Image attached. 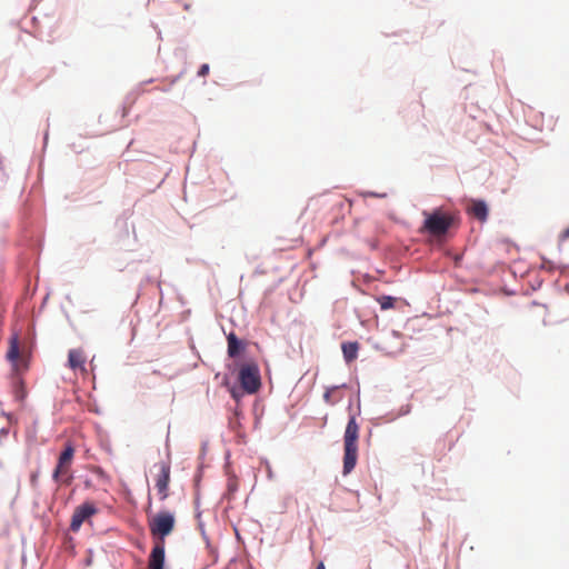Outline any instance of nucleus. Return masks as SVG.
<instances>
[{"label": "nucleus", "mask_w": 569, "mask_h": 569, "mask_svg": "<svg viewBox=\"0 0 569 569\" xmlns=\"http://www.w3.org/2000/svg\"><path fill=\"white\" fill-rule=\"evenodd\" d=\"M359 426L352 416L346 427L343 435V473H350L358 460Z\"/></svg>", "instance_id": "obj_2"}, {"label": "nucleus", "mask_w": 569, "mask_h": 569, "mask_svg": "<svg viewBox=\"0 0 569 569\" xmlns=\"http://www.w3.org/2000/svg\"><path fill=\"white\" fill-rule=\"evenodd\" d=\"M563 237H565V238H569V228L565 230V232H563Z\"/></svg>", "instance_id": "obj_21"}, {"label": "nucleus", "mask_w": 569, "mask_h": 569, "mask_svg": "<svg viewBox=\"0 0 569 569\" xmlns=\"http://www.w3.org/2000/svg\"><path fill=\"white\" fill-rule=\"evenodd\" d=\"M341 348H342L343 358L348 363L352 362L357 358L358 350H359L358 342H345V343H342Z\"/></svg>", "instance_id": "obj_12"}, {"label": "nucleus", "mask_w": 569, "mask_h": 569, "mask_svg": "<svg viewBox=\"0 0 569 569\" xmlns=\"http://www.w3.org/2000/svg\"><path fill=\"white\" fill-rule=\"evenodd\" d=\"M86 365L87 356L82 349L78 348L69 350L67 366L74 372L76 376H80L82 378L88 376V369Z\"/></svg>", "instance_id": "obj_6"}, {"label": "nucleus", "mask_w": 569, "mask_h": 569, "mask_svg": "<svg viewBox=\"0 0 569 569\" xmlns=\"http://www.w3.org/2000/svg\"><path fill=\"white\" fill-rule=\"evenodd\" d=\"M337 390L336 387L331 388V389H328L325 395H323V398L326 400L327 403H330V405H333L336 403L338 400L336 399H332V393Z\"/></svg>", "instance_id": "obj_15"}, {"label": "nucleus", "mask_w": 569, "mask_h": 569, "mask_svg": "<svg viewBox=\"0 0 569 569\" xmlns=\"http://www.w3.org/2000/svg\"><path fill=\"white\" fill-rule=\"evenodd\" d=\"M423 224L420 228L421 233H427L432 238L440 239L447 234L455 223V216L441 209H435L431 212L423 211Z\"/></svg>", "instance_id": "obj_1"}, {"label": "nucleus", "mask_w": 569, "mask_h": 569, "mask_svg": "<svg viewBox=\"0 0 569 569\" xmlns=\"http://www.w3.org/2000/svg\"><path fill=\"white\" fill-rule=\"evenodd\" d=\"M377 301L382 310H388L395 307L396 298L390 296H380L377 298Z\"/></svg>", "instance_id": "obj_14"}, {"label": "nucleus", "mask_w": 569, "mask_h": 569, "mask_svg": "<svg viewBox=\"0 0 569 569\" xmlns=\"http://www.w3.org/2000/svg\"><path fill=\"white\" fill-rule=\"evenodd\" d=\"M228 341V355L229 357L233 358L239 355L240 350L242 349L241 341L237 338V336L231 332L227 337Z\"/></svg>", "instance_id": "obj_13"}, {"label": "nucleus", "mask_w": 569, "mask_h": 569, "mask_svg": "<svg viewBox=\"0 0 569 569\" xmlns=\"http://www.w3.org/2000/svg\"><path fill=\"white\" fill-rule=\"evenodd\" d=\"M19 357H20L19 337L17 335H13L9 341V349L7 352V358L9 361H11L13 363V367L16 369L18 367L17 361H18Z\"/></svg>", "instance_id": "obj_10"}, {"label": "nucleus", "mask_w": 569, "mask_h": 569, "mask_svg": "<svg viewBox=\"0 0 569 569\" xmlns=\"http://www.w3.org/2000/svg\"><path fill=\"white\" fill-rule=\"evenodd\" d=\"M164 541H156L148 560L147 569H163Z\"/></svg>", "instance_id": "obj_9"}, {"label": "nucleus", "mask_w": 569, "mask_h": 569, "mask_svg": "<svg viewBox=\"0 0 569 569\" xmlns=\"http://www.w3.org/2000/svg\"><path fill=\"white\" fill-rule=\"evenodd\" d=\"M96 512V507L89 502H84L77 507L71 518L70 529L73 532H77L82 523L89 521L91 516H93Z\"/></svg>", "instance_id": "obj_7"}, {"label": "nucleus", "mask_w": 569, "mask_h": 569, "mask_svg": "<svg viewBox=\"0 0 569 569\" xmlns=\"http://www.w3.org/2000/svg\"><path fill=\"white\" fill-rule=\"evenodd\" d=\"M239 381L248 393H254L261 386L260 371L256 363H246L239 370Z\"/></svg>", "instance_id": "obj_4"}, {"label": "nucleus", "mask_w": 569, "mask_h": 569, "mask_svg": "<svg viewBox=\"0 0 569 569\" xmlns=\"http://www.w3.org/2000/svg\"><path fill=\"white\" fill-rule=\"evenodd\" d=\"M158 473L154 479V487L157 489V493L162 498H167L168 485L170 480V466L167 462H160L156 465Z\"/></svg>", "instance_id": "obj_8"}, {"label": "nucleus", "mask_w": 569, "mask_h": 569, "mask_svg": "<svg viewBox=\"0 0 569 569\" xmlns=\"http://www.w3.org/2000/svg\"><path fill=\"white\" fill-rule=\"evenodd\" d=\"M470 212L475 218L485 221L488 217V208L483 201H473L470 207Z\"/></svg>", "instance_id": "obj_11"}, {"label": "nucleus", "mask_w": 569, "mask_h": 569, "mask_svg": "<svg viewBox=\"0 0 569 569\" xmlns=\"http://www.w3.org/2000/svg\"><path fill=\"white\" fill-rule=\"evenodd\" d=\"M24 398V391H23V388H22V383L19 382L16 387V399L18 401H21L22 399Z\"/></svg>", "instance_id": "obj_16"}, {"label": "nucleus", "mask_w": 569, "mask_h": 569, "mask_svg": "<svg viewBox=\"0 0 569 569\" xmlns=\"http://www.w3.org/2000/svg\"><path fill=\"white\" fill-rule=\"evenodd\" d=\"M94 472H96L99 477H103V471H102L100 468H96V469H94Z\"/></svg>", "instance_id": "obj_18"}, {"label": "nucleus", "mask_w": 569, "mask_h": 569, "mask_svg": "<svg viewBox=\"0 0 569 569\" xmlns=\"http://www.w3.org/2000/svg\"><path fill=\"white\" fill-rule=\"evenodd\" d=\"M209 73V64L204 63L200 67L198 71L199 77H206Z\"/></svg>", "instance_id": "obj_17"}, {"label": "nucleus", "mask_w": 569, "mask_h": 569, "mask_svg": "<svg viewBox=\"0 0 569 569\" xmlns=\"http://www.w3.org/2000/svg\"><path fill=\"white\" fill-rule=\"evenodd\" d=\"M316 569H326L323 562H319Z\"/></svg>", "instance_id": "obj_20"}, {"label": "nucleus", "mask_w": 569, "mask_h": 569, "mask_svg": "<svg viewBox=\"0 0 569 569\" xmlns=\"http://www.w3.org/2000/svg\"><path fill=\"white\" fill-rule=\"evenodd\" d=\"M74 448L69 442L60 453L57 467L53 471V478L57 481L67 480L69 478L70 468L73 461Z\"/></svg>", "instance_id": "obj_5"}, {"label": "nucleus", "mask_w": 569, "mask_h": 569, "mask_svg": "<svg viewBox=\"0 0 569 569\" xmlns=\"http://www.w3.org/2000/svg\"><path fill=\"white\" fill-rule=\"evenodd\" d=\"M37 477H38V476H37V473H32V475H31V482H32L33 485H34V483H36V481H37Z\"/></svg>", "instance_id": "obj_19"}, {"label": "nucleus", "mask_w": 569, "mask_h": 569, "mask_svg": "<svg viewBox=\"0 0 569 569\" xmlns=\"http://www.w3.org/2000/svg\"><path fill=\"white\" fill-rule=\"evenodd\" d=\"M176 525L174 513L168 510H162L152 516L149 519V529L157 541H164V538L169 536Z\"/></svg>", "instance_id": "obj_3"}]
</instances>
